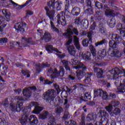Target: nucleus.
<instances>
[{
    "label": "nucleus",
    "mask_w": 125,
    "mask_h": 125,
    "mask_svg": "<svg viewBox=\"0 0 125 125\" xmlns=\"http://www.w3.org/2000/svg\"><path fill=\"white\" fill-rule=\"evenodd\" d=\"M16 43H17V44H18V45H19V44H21L20 42H13L12 41H11L10 42V46H12L10 48H12L13 47H14V46H15V45L16 44Z\"/></svg>",
    "instance_id": "nucleus-44"
},
{
    "label": "nucleus",
    "mask_w": 125,
    "mask_h": 125,
    "mask_svg": "<svg viewBox=\"0 0 125 125\" xmlns=\"http://www.w3.org/2000/svg\"><path fill=\"white\" fill-rule=\"evenodd\" d=\"M48 125H56V122H55V118L54 117L52 116L49 119Z\"/></svg>",
    "instance_id": "nucleus-29"
},
{
    "label": "nucleus",
    "mask_w": 125,
    "mask_h": 125,
    "mask_svg": "<svg viewBox=\"0 0 125 125\" xmlns=\"http://www.w3.org/2000/svg\"><path fill=\"white\" fill-rule=\"evenodd\" d=\"M102 93H103V90L102 89H95L94 93V98L102 97Z\"/></svg>",
    "instance_id": "nucleus-19"
},
{
    "label": "nucleus",
    "mask_w": 125,
    "mask_h": 125,
    "mask_svg": "<svg viewBox=\"0 0 125 125\" xmlns=\"http://www.w3.org/2000/svg\"><path fill=\"white\" fill-rule=\"evenodd\" d=\"M36 90L37 88L35 86L30 87L29 88H25L23 90V94L24 96H25V99L22 98V97H16L15 100L17 101V104L11 103L10 104L11 110L12 112H20L21 110L24 112L25 111V107H23V103L22 101L24 100H28L30 97L31 96V94L30 93V90Z\"/></svg>",
    "instance_id": "nucleus-1"
},
{
    "label": "nucleus",
    "mask_w": 125,
    "mask_h": 125,
    "mask_svg": "<svg viewBox=\"0 0 125 125\" xmlns=\"http://www.w3.org/2000/svg\"><path fill=\"white\" fill-rule=\"evenodd\" d=\"M57 23L59 25H62V26H66L67 25V21L65 19V16H63V13H60L56 16Z\"/></svg>",
    "instance_id": "nucleus-9"
},
{
    "label": "nucleus",
    "mask_w": 125,
    "mask_h": 125,
    "mask_svg": "<svg viewBox=\"0 0 125 125\" xmlns=\"http://www.w3.org/2000/svg\"><path fill=\"white\" fill-rule=\"evenodd\" d=\"M62 118L64 119V120H67V119H69L70 118V114H69V112L65 111Z\"/></svg>",
    "instance_id": "nucleus-43"
},
{
    "label": "nucleus",
    "mask_w": 125,
    "mask_h": 125,
    "mask_svg": "<svg viewBox=\"0 0 125 125\" xmlns=\"http://www.w3.org/2000/svg\"><path fill=\"white\" fill-rule=\"evenodd\" d=\"M89 40L88 39H84L82 41V44L83 46L86 47L88 46V44H89Z\"/></svg>",
    "instance_id": "nucleus-36"
},
{
    "label": "nucleus",
    "mask_w": 125,
    "mask_h": 125,
    "mask_svg": "<svg viewBox=\"0 0 125 125\" xmlns=\"http://www.w3.org/2000/svg\"><path fill=\"white\" fill-rule=\"evenodd\" d=\"M74 42L76 48L78 50H80V49H81V45H80V43L79 42V38H78V37H77L76 36H74Z\"/></svg>",
    "instance_id": "nucleus-21"
},
{
    "label": "nucleus",
    "mask_w": 125,
    "mask_h": 125,
    "mask_svg": "<svg viewBox=\"0 0 125 125\" xmlns=\"http://www.w3.org/2000/svg\"><path fill=\"white\" fill-rule=\"evenodd\" d=\"M45 10L46 11V14L48 15L50 20V25H51V29L54 32H56L57 33H59V30L57 28L55 27L54 25V23L53 21H54V15L55 14V12L54 10H52L49 12V9H48V7H45Z\"/></svg>",
    "instance_id": "nucleus-6"
},
{
    "label": "nucleus",
    "mask_w": 125,
    "mask_h": 125,
    "mask_svg": "<svg viewBox=\"0 0 125 125\" xmlns=\"http://www.w3.org/2000/svg\"><path fill=\"white\" fill-rule=\"evenodd\" d=\"M95 26H96V24L94 22L90 26V31H93L95 29Z\"/></svg>",
    "instance_id": "nucleus-55"
},
{
    "label": "nucleus",
    "mask_w": 125,
    "mask_h": 125,
    "mask_svg": "<svg viewBox=\"0 0 125 125\" xmlns=\"http://www.w3.org/2000/svg\"><path fill=\"white\" fill-rule=\"evenodd\" d=\"M96 118H97L96 114L90 113L87 115L86 118V121H87V122H90V121H92V120L96 119Z\"/></svg>",
    "instance_id": "nucleus-20"
},
{
    "label": "nucleus",
    "mask_w": 125,
    "mask_h": 125,
    "mask_svg": "<svg viewBox=\"0 0 125 125\" xmlns=\"http://www.w3.org/2000/svg\"><path fill=\"white\" fill-rule=\"evenodd\" d=\"M76 125V122L73 120H70L68 122H65V125Z\"/></svg>",
    "instance_id": "nucleus-46"
},
{
    "label": "nucleus",
    "mask_w": 125,
    "mask_h": 125,
    "mask_svg": "<svg viewBox=\"0 0 125 125\" xmlns=\"http://www.w3.org/2000/svg\"><path fill=\"white\" fill-rule=\"evenodd\" d=\"M62 35L65 38L69 39L68 41L66 43V45H69V44H71L72 42H73V37L72 36H73V32L72 31V29L71 28H68Z\"/></svg>",
    "instance_id": "nucleus-10"
},
{
    "label": "nucleus",
    "mask_w": 125,
    "mask_h": 125,
    "mask_svg": "<svg viewBox=\"0 0 125 125\" xmlns=\"http://www.w3.org/2000/svg\"><path fill=\"white\" fill-rule=\"evenodd\" d=\"M76 76L78 80H81V79H83V71L81 70H77Z\"/></svg>",
    "instance_id": "nucleus-27"
},
{
    "label": "nucleus",
    "mask_w": 125,
    "mask_h": 125,
    "mask_svg": "<svg viewBox=\"0 0 125 125\" xmlns=\"http://www.w3.org/2000/svg\"><path fill=\"white\" fill-rule=\"evenodd\" d=\"M26 23L23 22H17L15 24V29L16 31H18L17 32H24L25 31V28H26Z\"/></svg>",
    "instance_id": "nucleus-12"
},
{
    "label": "nucleus",
    "mask_w": 125,
    "mask_h": 125,
    "mask_svg": "<svg viewBox=\"0 0 125 125\" xmlns=\"http://www.w3.org/2000/svg\"><path fill=\"white\" fill-rule=\"evenodd\" d=\"M0 125H6V121L5 120H2L0 119Z\"/></svg>",
    "instance_id": "nucleus-59"
},
{
    "label": "nucleus",
    "mask_w": 125,
    "mask_h": 125,
    "mask_svg": "<svg viewBox=\"0 0 125 125\" xmlns=\"http://www.w3.org/2000/svg\"><path fill=\"white\" fill-rule=\"evenodd\" d=\"M102 96L104 100H108L109 99V97L108 96V94L107 92L103 91V93L102 94Z\"/></svg>",
    "instance_id": "nucleus-37"
},
{
    "label": "nucleus",
    "mask_w": 125,
    "mask_h": 125,
    "mask_svg": "<svg viewBox=\"0 0 125 125\" xmlns=\"http://www.w3.org/2000/svg\"><path fill=\"white\" fill-rule=\"evenodd\" d=\"M98 54L100 57L102 58H104L106 55H107V53L106 52V50H102L98 51Z\"/></svg>",
    "instance_id": "nucleus-25"
},
{
    "label": "nucleus",
    "mask_w": 125,
    "mask_h": 125,
    "mask_svg": "<svg viewBox=\"0 0 125 125\" xmlns=\"http://www.w3.org/2000/svg\"><path fill=\"white\" fill-rule=\"evenodd\" d=\"M73 34L74 33L75 35H76V36L79 35V31H78V29L77 28H73V31H72Z\"/></svg>",
    "instance_id": "nucleus-57"
},
{
    "label": "nucleus",
    "mask_w": 125,
    "mask_h": 125,
    "mask_svg": "<svg viewBox=\"0 0 125 125\" xmlns=\"http://www.w3.org/2000/svg\"><path fill=\"white\" fill-rule=\"evenodd\" d=\"M99 113L102 118H108L109 117V114L105 110H100Z\"/></svg>",
    "instance_id": "nucleus-30"
},
{
    "label": "nucleus",
    "mask_w": 125,
    "mask_h": 125,
    "mask_svg": "<svg viewBox=\"0 0 125 125\" xmlns=\"http://www.w3.org/2000/svg\"><path fill=\"white\" fill-rule=\"evenodd\" d=\"M120 104V102H112L111 104L113 107H117Z\"/></svg>",
    "instance_id": "nucleus-53"
},
{
    "label": "nucleus",
    "mask_w": 125,
    "mask_h": 125,
    "mask_svg": "<svg viewBox=\"0 0 125 125\" xmlns=\"http://www.w3.org/2000/svg\"><path fill=\"white\" fill-rule=\"evenodd\" d=\"M121 125H125V119L121 118L120 120Z\"/></svg>",
    "instance_id": "nucleus-61"
},
{
    "label": "nucleus",
    "mask_w": 125,
    "mask_h": 125,
    "mask_svg": "<svg viewBox=\"0 0 125 125\" xmlns=\"http://www.w3.org/2000/svg\"><path fill=\"white\" fill-rule=\"evenodd\" d=\"M71 13L73 16H79L81 13V8L79 7H74L72 8Z\"/></svg>",
    "instance_id": "nucleus-16"
},
{
    "label": "nucleus",
    "mask_w": 125,
    "mask_h": 125,
    "mask_svg": "<svg viewBox=\"0 0 125 125\" xmlns=\"http://www.w3.org/2000/svg\"><path fill=\"white\" fill-rule=\"evenodd\" d=\"M63 106L65 109H68V108H69V104H68V100L64 99Z\"/></svg>",
    "instance_id": "nucleus-48"
},
{
    "label": "nucleus",
    "mask_w": 125,
    "mask_h": 125,
    "mask_svg": "<svg viewBox=\"0 0 125 125\" xmlns=\"http://www.w3.org/2000/svg\"><path fill=\"white\" fill-rule=\"evenodd\" d=\"M31 105L35 106L34 110L33 111V113L34 114H39L40 112L43 110V107L42 106H39V104L37 102H32L31 104Z\"/></svg>",
    "instance_id": "nucleus-13"
},
{
    "label": "nucleus",
    "mask_w": 125,
    "mask_h": 125,
    "mask_svg": "<svg viewBox=\"0 0 125 125\" xmlns=\"http://www.w3.org/2000/svg\"><path fill=\"white\" fill-rule=\"evenodd\" d=\"M26 14L27 15H33V14H34V12L28 10L27 11Z\"/></svg>",
    "instance_id": "nucleus-64"
},
{
    "label": "nucleus",
    "mask_w": 125,
    "mask_h": 125,
    "mask_svg": "<svg viewBox=\"0 0 125 125\" xmlns=\"http://www.w3.org/2000/svg\"><path fill=\"white\" fill-rule=\"evenodd\" d=\"M69 2V0H65L64 1L65 10H68V9H69V7H70V3Z\"/></svg>",
    "instance_id": "nucleus-40"
},
{
    "label": "nucleus",
    "mask_w": 125,
    "mask_h": 125,
    "mask_svg": "<svg viewBox=\"0 0 125 125\" xmlns=\"http://www.w3.org/2000/svg\"><path fill=\"white\" fill-rule=\"evenodd\" d=\"M50 65L46 63H42L41 64L40 63H38L37 65V67H40V68H46V67H49Z\"/></svg>",
    "instance_id": "nucleus-41"
},
{
    "label": "nucleus",
    "mask_w": 125,
    "mask_h": 125,
    "mask_svg": "<svg viewBox=\"0 0 125 125\" xmlns=\"http://www.w3.org/2000/svg\"><path fill=\"white\" fill-rule=\"evenodd\" d=\"M70 64L71 65H76V66H74V69L78 70V69H81V68L83 67V70H85L86 67L85 66H83V64L81 62L77 60L76 59H71L70 62Z\"/></svg>",
    "instance_id": "nucleus-11"
},
{
    "label": "nucleus",
    "mask_w": 125,
    "mask_h": 125,
    "mask_svg": "<svg viewBox=\"0 0 125 125\" xmlns=\"http://www.w3.org/2000/svg\"><path fill=\"white\" fill-rule=\"evenodd\" d=\"M55 111L57 114H61V113H63V108L60 106H57Z\"/></svg>",
    "instance_id": "nucleus-35"
},
{
    "label": "nucleus",
    "mask_w": 125,
    "mask_h": 125,
    "mask_svg": "<svg viewBox=\"0 0 125 125\" xmlns=\"http://www.w3.org/2000/svg\"><path fill=\"white\" fill-rule=\"evenodd\" d=\"M62 64L64 65V67L65 66H66L69 64V62H68V61H65V60L62 61Z\"/></svg>",
    "instance_id": "nucleus-62"
},
{
    "label": "nucleus",
    "mask_w": 125,
    "mask_h": 125,
    "mask_svg": "<svg viewBox=\"0 0 125 125\" xmlns=\"http://www.w3.org/2000/svg\"><path fill=\"white\" fill-rule=\"evenodd\" d=\"M106 43V40L104 39L101 41L98 42L96 43H95V46L97 47L99 45H102L103 44H104V43Z\"/></svg>",
    "instance_id": "nucleus-38"
},
{
    "label": "nucleus",
    "mask_w": 125,
    "mask_h": 125,
    "mask_svg": "<svg viewBox=\"0 0 125 125\" xmlns=\"http://www.w3.org/2000/svg\"><path fill=\"white\" fill-rule=\"evenodd\" d=\"M67 49L71 56H74V57L78 56L77 54L76 55V50H75V46L73 45L67 46Z\"/></svg>",
    "instance_id": "nucleus-15"
},
{
    "label": "nucleus",
    "mask_w": 125,
    "mask_h": 125,
    "mask_svg": "<svg viewBox=\"0 0 125 125\" xmlns=\"http://www.w3.org/2000/svg\"><path fill=\"white\" fill-rule=\"evenodd\" d=\"M54 87L56 91H54V89H50L48 90L46 93L43 94V99L46 100V102H48L50 100L53 101V99L55 98L56 95H58L60 92H61V89L58 85L57 84H54Z\"/></svg>",
    "instance_id": "nucleus-5"
},
{
    "label": "nucleus",
    "mask_w": 125,
    "mask_h": 125,
    "mask_svg": "<svg viewBox=\"0 0 125 125\" xmlns=\"http://www.w3.org/2000/svg\"><path fill=\"white\" fill-rule=\"evenodd\" d=\"M90 98H91L90 94L89 93H85L80 99L81 101H86L87 99H90Z\"/></svg>",
    "instance_id": "nucleus-22"
},
{
    "label": "nucleus",
    "mask_w": 125,
    "mask_h": 125,
    "mask_svg": "<svg viewBox=\"0 0 125 125\" xmlns=\"http://www.w3.org/2000/svg\"><path fill=\"white\" fill-rule=\"evenodd\" d=\"M94 71L95 73H99V72H100V71H102V69L97 67H95L94 68Z\"/></svg>",
    "instance_id": "nucleus-60"
},
{
    "label": "nucleus",
    "mask_w": 125,
    "mask_h": 125,
    "mask_svg": "<svg viewBox=\"0 0 125 125\" xmlns=\"http://www.w3.org/2000/svg\"><path fill=\"white\" fill-rule=\"evenodd\" d=\"M31 1H32V0H28L27 1H26L25 4L21 5V8H23V7H25V6L28 5V4H29V3L31 2Z\"/></svg>",
    "instance_id": "nucleus-52"
},
{
    "label": "nucleus",
    "mask_w": 125,
    "mask_h": 125,
    "mask_svg": "<svg viewBox=\"0 0 125 125\" xmlns=\"http://www.w3.org/2000/svg\"><path fill=\"white\" fill-rule=\"evenodd\" d=\"M59 73L57 72V69L54 68L52 69L51 68L48 69V72L50 74H55L53 76L51 75V78L52 79H54L55 78H57V77H63L64 76V68L62 66L59 67Z\"/></svg>",
    "instance_id": "nucleus-7"
},
{
    "label": "nucleus",
    "mask_w": 125,
    "mask_h": 125,
    "mask_svg": "<svg viewBox=\"0 0 125 125\" xmlns=\"http://www.w3.org/2000/svg\"><path fill=\"white\" fill-rule=\"evenodd\" d=\"M95 6L96 7H97V8H103V5L101 3L98 2H96L95 3Z\"/></svg>",
    "instance_id": "nucleus-51"
},
{
    "label": "nucleus",
    "mask_w": 125,
    "mask_h": 125,
    "mask_svg": "<svg viewBox=\"0 0 125 125\" xmlns=\"http://www.w3.org/2000/svg\"><path fill=\"white\" fill-rule=\"evenodd\" d=\"M119 32L122 37H125V28L123 27L120 28L119 29Z\"/></svg>",
    "instance_id": "nucleus-42"
},
{
    "label": "nucleus",
    "mask_w": 125,
    "mask_h": 125,
    "mask_svg": "<svg viewBox=\"0 0 125 125\" xmlns=\"http://www.w3.org/2000/svg\"><path fill=\"white\" fill-rule=\"evenodd\" d=\"M104 11L105 12V14L106 16H111V15H113V14H114V12H115V11L113 10H111L108 8L104 9Z\"/></svg>",
    "instance_id": "nucleus-24"
},
{
    "label": "nucleus",
    "mask_w": 125,
    "mask_h": 125,
    "mask_svg": "<svg viewBox=\"0 0 125 125\" xmlns=\"http://www.w3.org/2000/svg\"><path fill=\"white\" fill-rule=\"evenodd\" d=\"M99 32L103 35L106 33V29L101 24L99 25Z\"/></svg>",
    "instance_id": "nucleus-31"
},
{
    "label": "nucleus",
    "mask_w": 125,
    "mask_h": 125,
    "mask_svg": "<svg viewBox=\"0 0 125 125\" xmlns=\"http://www.w3.org/2000/svg\"><path fill=\"white\" fill-rule=\"evenodd\" d=\"M50 83H52V82L48 81V80H45L43 84H50Z\"/></svg>",
    "instance_id": "nucleus-63"
},
{
    "label": "nucleus",
    "mask_w": 125,
    "mask_h": 125,
    "mask_svg": "<svg viewBox=\"0 0 125 125\" xmlns=\"http://www.w3.org/2000/svg\"><path fill=\"white\" fill-rule=\"evenodd\" d=\"M31 110V105L25 107L24 110H23V115L20 120L21 125H25L27 123H30L32 125H38L39 124V120H38V118L36 117V115H31L28 118Z\"/></svg>",
    "instance_id": "nucleus-4"
},
{
    "label": "nucleus",
    "mask_w": 125,
    "mask_h": 125,
    "mask_svg": "<svg viewBox=\"0 0 125 125\" xmlns=\"http://www.w3.org/2000/svg\"><path fill=\"white\" fill-rule=\"evenodd\" d=\"M108 74H111L112 77H109L108 79H113L115 80L116 79H121V83L119 86V92H125V69H122L121 71L120 69L116 67L112 69V70H110L108 72Z\"/></svg>",
    "instance_id": "nucleus-2"
},
{
    "label": "nucleus",
    "mask_w": 125,
    "mask_h": 125,
    "mask_svg": "<svg viewBox=\"0 0 125 125\" xmlns=\"http://www.w3.org/2000/svg\"><path fill=\"white\" fill-rule=\"evenodd\" d=\"M85 13L88 14V15H91V14H93V11L91 8H88L85 11Z\"/></svg>",
    "instance_id": "nucleus-45"
},
{
    "label": "nucleus",
    "mask_w": 125,
    "mask_h": 125,
    "mask_svg": "<svg viewBox=\"0 0 125 125\" xmlns=\"http://www.w3.org/2000/svg\"><path fill=\"white\" fill-rule=\"evenodd\" d=\"M45 48L48 53H52L53 51H55L57 52V53H59L60 54L62 53V52L58 50V49L56 48H53V46H52L51 45H47L45 47Z\"/></svg>",
    "instance_id": "nucleus-14"
},
{
    "label": "nucleus",
    "mask_w": 125,
    "mask_h": 125,
    "mask_svg": "<svg viewBox=\"0 0 125 125\" xmlns=\"http://www.w3.org/2000/svg\"><path fill=\"white\" fill-rule=\"evenodd\" d=\"M47 5H48L51 9H55V8H56L57 10H60V9H61V6H62L63 4L59 1L55 2V0H51L47 3Z\"/></svg>",
    "instance_id": "nucleus-8"
},
{
    "label": "nucleus",
    "mask_w": 125,
    "mask_h": 125,
    "mask_svg": "<svg viewBox=\"0 0 125 125\" xmlns=\"http://www.w3.org/2000/svg\"><path fill=\"white\" fill-rule=\"evenodd\" d=\"M43 38L45 40L46 42H49L51 40V35H50V33L46 32L44 34Z\"/></svg>",
    "instance_id": "nucleus-28"
},
{
    "label": "nucleus",
    "mask_w": 125,
    "mask_h": 125,
    "mask_svg": "<svg viewBox=\"0 0 125 125\" xmlns=\"http://www.w3.org/2000/svg\"><path fill=\"white\" fill-rule=\"evenodd\" d=\"M5 19L3 17L0 16V33H2L3 28L6 27V24L4 23Z\"/></svg>",
    "instance_id": "nucleus-17"
},
{
    "label": "nucleus",
    "mask_w": 125,
    "mask_h": 125,
    "mask_svg": "<svg viewBox=\"0 0 125 125\" xmlns=\"http://www.w3.org/2000/svg\"><path fill=\"white\" fill-rule=\"evenodd\" d=\"M86 76H87L86 78H85L83 81V83H86L87 84H88L89 83H90L91 79H90V77H91V74L87 73Z\"/></svg>",
    "instance_id": "nucleus-26"
},
{
    "label": "nucleus",
    "mask_w": 125,
    "mask_h": 125,
    "mask_svg": "<svg viewBox=\"0 0 125 125\" xmlns=\"http://www.w3.org/2000/svg\"><path fill=\"white\" fill-rule=\"evenodd\" d=\"M0 42H1V43H5L6 42H7V38H0Z\"/></svg>",
    "instance_id": "nucleus-50"
},
{
    "label": "nucleus",
    "mask_w": 125,
    "mask_h": 125,
    "mask_svg": "<svg viewBox=\"0 0 125 125\" xmlns=\"http://www.w3.org/2000/svg\"><path fill=\"white\" fill-rule=\"evenodd\" d=\"M8 99H6L5 102H3L2 103V105H3L4 108H7L8 107Z\"/></svg>",
    "instance_id": "nucleus-47"
},
{
    "label": "nucleus",
    "mask_w": 125,
    "mask_h": 125,
    "mask_svg": "<svg viewBox=\"0 0 125 125\" xmlns=\"http://www.w3.org/2000/svg\"><path fill=\"white\" fill-rule=\"evenodd\" d=\"M3 12H5V17L6 18H9L11 16L10 14L6 11V10H4L3 11Z\"/></svg>",
    "instance_id": "nucleus-56"
},
{
    "label": "nucleus",
    "mask_w": 125,
    "mask_h": 125,
    "mask_svg": "<svg viewBox=\"0 0 125 125\" xmlns=\"http://www.w3.org/2000/svg\"><path fill=\"white\" fill-rule=\"evenodd\" d=\"M48 115V112L47 111H45L43 112L42 114H40V118L42 120H44V119H46V117Z\"/></svg>",
    "instance_id": "nucleus-34"
},
{
    "label": "nucleus",
    "mask_w": 125,
    "mask_h": 125,
    "mask_svg": "<svg viewBox=\"0 0 125 125\" xmlns=\"http://www.w3.org/2000/svg\"><path fill=\"white\" fill-rule=\"evenodd\" d=\"M105 110L111 115L112 111H113V105L109 104L108 106H105Z\"/></svg>",
    "instance_id": "nucleus-33"
},
{
    "label": "nucleus",
    "mask_w": 125,
    "mask_h": 125,
    "mask_svg": "<svg viewBox=\"0 0 125 125\" xmlns=\"http://www.w3.org/2000/svg\"><path fill=\"white\" fill-rule=\"evenodd\" d=\"M111 40L109 42V45L111 49H109L108 53L110 54L112 57H120L121 53L117 50L116 42H122V38L116 34H112L111 35Z\"/></svg>",
    "instance_id": "nucleus-3"
},
{
    "label": "nucleus",
    "mask_w": 125,
    "mask_h": 125,
    "mask_svg": "<svg viewBox=\"0 0 125 125\" xmlns=\"http://www.w3.org/2000/svg\"><path fill=\"white\" fill-rule=\"evenodd\" d=\"M104 73H105V70H100V71H99V72H97L96 75L98 79H100V78H102V76Z\"/></svg>",
    "instance_id": "nucleus-39"
},
{
    "label": "nucleus",
    "mask_w": 125,
    "mask_h": 125,
    "mask_svg": "<svg viewBox=\"0 0 125 125\" xmlns=\"http://www.w3.org/2000/svg\"><path fill=\"white\" fill-rule=\"evenodd\" d=\"M62 97H67V95H68V94L67 93V91H63L61 93Z\"/></svg>",
    "instance_id": "nucleus-54"
},
{
    "label": "nucleus",
    "mask_w": 125,
    "mask_h": 125,
    "mask_svg": "<svg viewBox=\"0 0 125 125\" xmlns=\"http://www.w3.org/2000/svg\"><path fill=\"white\" fill-rule=\"evenodd\" d=\"M90 50L93 56H96V50L95 49V48L92 45H90L89 46Z\"/></svg>",
    "instance_id": "nucleus-32"
},
{
    "label": "nucleus",
    "mask_w": 125,
    "mask_h": 125,
    "mask_svg": "<svg viewBox=\"0 0 125 125\" xmlns=\"http://www.w3.org/2000/svg\"><path fill=\"white\" fill-rule=\"evenodd\" d=\"M87 38H89V42H92V33L88 32L87 34Z\"/></svg>",
    "instance_id": "nucleus-49"
},
{
    "label": "nucleus",
    "mask_w": 125,
    "mask_h": 125,
    "mask_svg": "<svg viewBox=\"0 0 125 125\" xmlns=\"http://www.w3.org/2000/svg\"><path fill=\"white\" fill-rule=\"evenodd\" d=\"M79 56H82V58L85 61H88V60H90V52H86V53H82V55L80 54Z\"/></svg>",
    "instance_id": "nucleus-18"
},
{
    "label": "nucleus",
    "mask_w": 125,
    "mask_h": 125,
    "mask_svg": "<svg viewBox=\"0 0 125 125\" xmlns=\"http://www.w3.org/2000/svg\"><path fill=\"white\" fill-rule=\"evenodd\" d=\"M83 86V84L81 83H76L75 85L73 86L74 88H78V87H82Z\"/></svg>",
    "instance_id": "nucleus-58"
},
{
    "label": "nucleus",
    "mask_w": 125,
    "mask_h": 125,
    "mask_svg": "<svg viewBox=\"0 0 125 125\" xmlns=\"http://www.w3.org/2000/svg\"><path fill=\"white\" fill-rule=\"evenodd\" d=\"M120 114H121V109L119 108H115L113 112L110 113V116L111 117H114V115L117 116V115H120Z\"/></svg>",
    "instance_id": "nucleus-23"
}]
</instances>
